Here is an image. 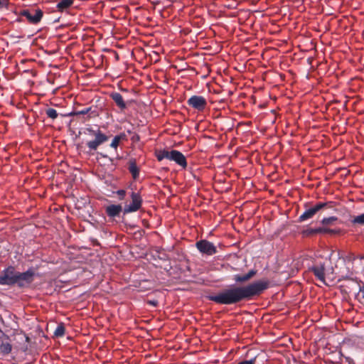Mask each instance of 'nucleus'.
Here are the masks:
<instances>
[{"label":"nucleus","instance_id":"obj_1","mask_svg":"<svg viewBox=\"0 0 364 364\" xmlns=\"http://www.w3.org/2000/svg\"><path fill=\"white\" fill-rule=\"evenodd\" d=\"M268 287V281H257L245 286H233L225 289L208 298L218 304L232 305L252 299L255 296L259 295Z\"/></svg>","mask_w":364,"mask_h":364},{"label":"nucleus","instance_id":"obj_2","mask_svg":"<svg viewBox=\"0 0 364 364\" xmlns=\"http://www.w3.org/2000/svg\"><path fill=\"white\" fill-rule=\"evenodd\" d=\"M335 205V203L333 201H328L326 203L319 202L313 207L306 210L299 218V222H304L309 219L312 218L316 213L323 209L333 208Z\"/></svg>","mask_w":364,"mask_h":364},{"label":"nucleus","instance_id":"obj_3","mask_svg":"<svg viewBox=\"0 0 364 364\" xmlns=\"http://www.w3.org/2000/svg\"><path fill=\"white\" fill-rule=\"evenodd\" d=\"M35 272L29 268L24 272H17L16 285L21 289L28 288L34 281Z\"/></svg>","mask_w":364,"mask_h":364},{"label":"nucleus","instance_id":"obj_4","mask_svg":"<svg viewBox=\"0 0 364 364\" xmlns=\"http://www.w3.org/2000/svg\"><path fill=\"white\" fill-rule=\"evenodd\" d=\"M17 272L12 266L5 269L0 275V285H16Z\"/></svg>","mask_w":364,"mask_h":364},{"label":"nucleus","instance_id":"obj_5","mask_svg":"<svg viewBox=\"0 0 364 364\" xmlns=\"http://www.w3.org/2000/svg\"><path fill=\"white\" fill-rule=\"evenodd\" d=\"M130 196L132 203L125 205L124 208V214L137 211L141 208L142 204V198L138 193L132 192Z\"/></svg>","mask_w":364,"mask_h":364},{"label":"nucleus","instance_id":"obj_6","mask_svg":"<svg viewBox=\"0 0 364 364\" xmlns=\"http://www.w3.org/2000/svg\"><path fill=\"white\" fill-rule=\"evenodd\" d=\"M196 247L200 253L204 255H213L217 252L216 247L213 243L206 240H200L196 242Z\"/></svg>","mask_w":364,"mask_h":364},{"label":"nucleus","instance_id":"obj_7","mask_svg":"<svg viewBox=\"0 0 364 364\" xmlns=\"http://www.w3.org/2000/svg\"><path fill=\"white\" fill-rule=\"evenodd\" d=\"M21 15L25 16L30 23L35 24L41 20L43 12L40 9H31L23 10Z\"/></svg>","mask_w":364,"mask_h":364},{"label":"nucleus","instance_id":"obj_8","mask_svg":"<svg viewBox=\"0 0 364 364\" xmlns=\"http://www.w3.org/2000/svg\"><path fill=\"white\" fill-rule=\"evenodd\" d=\"M188 105L198 111H203L207 105V101L202 96L194 95L188 99Z\"/></svg>","mask_w":364,"mask_h":364},{"label":"nucleus","instance_id":"obj_9","mask_svg":"<svg viewBox=\"0 0 364 364\" xmlns=\"http://www.w3.org/2000/svg\"><path fill=\"white\" fill-rule=\"evenodd\" d=\"M169 160L175 161L178 165L181 166L183 168L187 167V161L185 156L178 151H171Z\"/></svg>","mask_w":364,"mask_h":364},{"label":"nucleus","instance_id":"obj_10","mask_svg":"<svg viewBox=\"0 0 364 364\" xmlns=\"http://www.w3.org/2000/svg\"><path fill=\"white\" fill-rule=\"evenodd\" d=\"M311 272L314 273L315 277L323 284H326L325 281V264H320L318 265L313 266L310 268Z\"/></svg>","mask_w":364,"mask_h":364},{"label":"nucleus","instance_id":"obj_11","mask_svg":"<svg viewBox=\"0 0 364 364\" xmlns=\"http://www.w3.org/2000/svg\"><path fill=\"white\" fill-rule=\"evenodd\" d=\"M338 232V230L327 228H309L304 232V234L306 235H313L315 234L319 233H328L331 235H333Z\"/></svg>","mask_w":364,"mask_h":364},{"label":"nucleus","instance_id":"obj_12","mask_svg":"<svg viewBox=\"0 0 364 364\" xmlns=\"http://www.w3.org/2000/svg\"><path fill=\"white\" fill-rule=\"evenodd\" d=\"M257 273V271L255 269H251L248 272V273L244 275L236 274L234 276V280L237 283H244L249 281L251 278H252Z\"/></svg>","mask_w":364,"mask_h":364},{"label":"nucleus","instance_id":"obj_13","mask_svg":"<svg viewBox=\"0 0 364 364\" xmlns=\"http://www.w3.org/2000/svg\"><path fill=\"white\" fill-rule=\"evenodd\" d=\"M110 97L121 110H124L127 108V103L124 102L122 96L119 93L112 92L110 94Z\"/></svg>","mask_w":364,"mask_h":364},{"label":"nucleus","instance_id":"obj_14","mask_svg":"<svg viewBox=\"0 0 364 364\" xmlns=\"http://www.w3.org/2000/svg\"><path fill=\"white\" fill-rule=\"evenodd\" d=\"M122 210L121 205H110L106 208V213L109 217L114 218L118 216Z\"/></svg>","mask_w":364,"mask_h":364},{"label":"nucleus","instance_id":"obj_15","mask_svg":"<svg viewBox=\"0 0 364 364\" xmlns=\"http://www.w3.org/2000/svg\"><path fill=\"white\" fill-rule=\"evenodd\" d=\"M128 169L129 172L132 173V176L134 179H137L139 175V168H138L136 161L134 159H132L129 161Z\"/></svg>","mask_w":364,"mask_h":364},{"label":"nucleus","instance_id":"obj_16","mask_svg":"<svg viewBox=\"0 0 364 364\" xmlns=\"http://www.w3.org/2000/svg\"><path fill=\"white\" fill-rule=\"evenodd\" d=\"M350 223L353 227H356L357 225L364 226V213L356 216H351Z\"/></svg>","mask_w":364,"mask_h":364},{"label":"nucleus","instance_id":"obj_17","mask_svg":"<svg viewBox=\"0 0 364 364\" xmlns=\"http://www.w3.org/2000/svg\"><path fill=\"white\" fill-rule=\"evenodd\" d=\"M108 138H95L94 140L90 141L87 143V146L90 150H96L97 148L104 142H105Z\"/></svg>","mask_w":364,"mask_h":364},{"label":"nucleus","instance_id":"obj_18","mask_svg":"<svg viewBox=\"0 0 364 364\" xmlns=\"http://www.w3.org/2000/svg\"><path fill=\"white\" fill-rule=\"evenodd\" d=\"M155 156L159 161H162L164 159H167L169 160L170 151L165 149H156L155 151Z\"/></svg>","mask_w":364,"mask_h":364},{"label":"nucleus","instance_id":"obj_19","mask_svg":"<svg viewBox=\"0 0 364 364\" xmlns=\"http://www.w3.org/2000/svg\"><path fill=\"white\" fill-rule=\"evenodd\" d=\"M73 3V0H62L57 4V8L59 11H63V10L69 8Z\"/></svg>","mask_w":364,"mask_h":364},{"label":"nucleus","instance_id":"obj_20","mask_svg":"<svg viewBox=\"0 0 364 364\" xmlns=\"http://www.w3.org/2000/svg\"><path fill=\"white\" fill-rule=\"evenodd\" d=\"M65 328L63 323L58 325L54 331V336L57 338L63 337L65 335Z\"/></svg>","mask_w":364,"mask_h":364},{"label":"nucleus","instance_id":"obj_21","mask_svg":"<svg viewBox=\"0 0 364 364\" xmlns=\"http://www.w3.org/2000/svg\"><path fill=\"white\" fill-rule=\"evenodd\" d=\"M11 350H12V346L8 342H3L0 345V350L4 355H7V354L10 353Z\"/></svg>","mask_w":364,"mask_h":364},{"label":"nucleus","instance_id":"obj_22","mask_svg":"<svg viewBox=\"0 0 364 364\" xmlns=\"http://www.w3.org/2000/svg\"><path fill=\"white\" fill-rule=\"evenodd\" d=\"M46 113L48 117H50L52 119H55L58 117V113L55 109L53 108H48L46 110Z\"/></svg>","mask_w":364,"mask_h":364},{"label":"nucleus","instance_id":"obj_23","mask_svg":"<svg viewBox=\"0 0 364 364\" xmlns=\"http://www.w3.org/2000/svg\"><path fill=\"white\" fill-rule=\"evenodd\" d=\"M337 219L338 218L336 217H334V216L329 217V218H324L321 220V223L323 225H329V224H331L333 222L337 220Z\"/></svg>","mask_w":364,"mask_h":364},{"label":"nucleus","instance_id":"obj_24","mask_svg":"<svg viewBox=\"0 0 364 364\" xmlns=\"http://www.w3.org/2000/svg\"><path fill=\"white\" fill-rule=\"evenodd\" d=\"M90 108H86L80 111H74L70 114V115H85L87 114L90 111Z\"/></svg>","mask_w":364,"mask_h":364},{"label":"nucleus","instance_id":"obj_25","mask_svg":"<svg viewBox=\"0 0 364 364\" xmlns=\"http://www.w3.org/2000/svg\"><path fill=\"white\" fill-rule=\"evenodd\" d=\"M121 139L122 138H114L112 143L110 144V146L112 148L117 149V147L118 146V145L119 144Z\"/></svg>","mask_w":364,"mask_h":364},{"label":"nucleus","instance_id":"obj_26","mask_svg":"<svg viewBox=\"0 0 364 364\" xmlns=\"http://www.w3.org/2000/svg\"><path fill=\"white\" fill-rule=\"evenodd\" d=\"M255 363H256V357L251 358L249 360H242L237 364H255Z\"/></svg>","mask_w":364,"mask_h":364},{"label":"nucleus","instance_id":"obj_27","mask_svg":"<svg viewBox=\"0 0 364 364\" xmlns=\"http://www.w3.org/2000/svg\"><path fill=\"white\" fill-rule=\"evenodd\" d=\"M117 193L120 199H123L124 197L125 196L126 191L124 190H119L117 191Z\"/></svg>","mask_w":364,"mask_h":364},{"label":"nucleus","instance_id":"obj_28","mask_svg":"<svg viewBox=\"0 0 364 364\" xmlns=\"http://www.w3.org/2000/svg\"><path fill=\"white\" fill-rule=\"evenodd\" d=\"M148 303L151 304V306H156L158 305V301L156 300L153 301H148Z\"/></svg>","mask_w":364,"mask_h":364},{"label":"nucleus","instance_id":"obj_29","mask_svg":"<svg viewBox=\"0 0 364 364\" xmlns=\"http://www.w3.org/2000/svg\"><path fill=\"white\" fill-rule=\"evenodd\" d=\"M360 292L362 294V297H361V302L364 303V287L363 289H360Z\"/></svg>","mask_w":364,"mask_h":364},{"label":"nucleus","instance_id":"obj_30","mask_svg":"<svg viewBox=\"0 0 364 364\" xmlns=\"http://www.w3.org/2000/svg\"><path fill=\"white\" fill-rule=\"evenodd\" d=\"M321 143L323 146H328V139L327 138H326L325 140H321Z\"/></svg>","mask_w":364,"mask_h":364}]
</instances>
